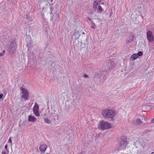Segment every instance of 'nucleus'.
Returning <instances> with one entry per match:
<instances>
[{"label":"nucleus","mask_w":154,"mask_h":154,"mask_svg":"<svg viewBox=\"0 0 154 154\" xmlns=\"http://www.w3.org/2000/svg\"><path fill=\"white\" fill-rule=\"evenodd\" d=\"M102 113L103 116L106 118L110 119V121H113L114 120V117L116 115V112L113 109L103 110Z\"/></svg>","instance_id":"1"},{"label":"nucleus","mask_w":154,"mask_h":154,"mask_svg":"<svg viewBox=\"0 0 154 154\" xmlns=\"http://www.w3.org/2000/svg\"><path fill=\"white\" fill-rule=\"evenodd\" d=\"M98 127L99 129L104 130L110 128H111V125L108 122H102L99 123Z\"/></svg>","instance_id":"2"},{"label":"nucleus","mask_w":154,"mask_h":154,"mask_svg":"<svg viewBox=\"0 0 154 154\" xmlns=\"http://www.w3.org/2000/svg\"><path fill=\"white\" fill-rule=\"evenodd\" d=\"M128 142L127 141V138L125 136H122L121 138V140L120 143V149H124L127 146Z\"/></svg>","instance_id":"3"},{"label":"nucleus","mask_w":154,"mask_h":154,"mask_svg":"<svg viewBox=\"0 0 154 154\" xmlns=\"http://www.w3.org/2000/svg\"><path fill=\"white\" fill-rule=\"evenodd\" d=\"M88 38V36L86 34H84V35L82 36L81 38V48H85L86 45L88 44V43L87 41Z\"/></svg>","instance_id":"4"},{"label":"nucleus","mask_w":154,"mask_h":154,"mask_svg":"<svg viewBox=\"0 0 154 154\" xmlns=\"http://www.w3.org/2000/svg\"><path fill=\"white\" fill-rule=\"evenodd\" d=\"M20 89L22 91L21 93L23 94L21 97L25 100H28L29 96V93L28 91L22 87H20Z\"/></svg>","instance_id":"5"},{"label":"nucleus","mask_w":154,"mask_h":154,"mask_svg":"<svg viewBox=\"0 0 154 154\" xmlns=\"http://www.w3.org/2000/svg\"><path fill=\"white\" fill-rule=\"evenodd\" d=\"M10 42H11V44L8 48V51L10 53H11L16 49V43L15 40H10Z\"/></svg>","instance_id":"6"},{"label":"nucleus","mask_w":154,"mask_h":154,"mask_svg":"<svg viewBox=\"0 0 154 154\" xmlns=\"http://www.w3.org/2000/svg\"><path fill=\"white\" fill-rule=\"evenodd\" d=\"M115 66V62L111 60H108L106 62L107 70L112 69Z\"/></svg>","instance_id":"7"},{"label":"nucleus","mask_w":154,"mask_h":154,"mask_svg":"<svg viewBox=\"0 0 154 154\" xmlns=\"http://www.w3.org/2000/svg\"><path fill=\"white\" fill-rule=\"evenodd\" d=\"M106 72L103 71H99L97 72V77L102 78L103 81L105 80L107 78L106 75H105Z\"/></svg>","instance_id":"8"},{"label":"nucleus","mask_w":154,"mask_h":154,"mask_svg":"<svg viewBox=\"0 0 154 154\" xmlns=\"http://www.w3.org/2000/svg\"><path fill=\"white\" fill-rule=\"evenodd\" d=\"M146 36L147 39L149 42H152L153 41L154 37L151 31L149 30L147 32Z\"/></svg>","instance_id":"9"},{"label":"nucleus","mask_w":154,"mask_h":154,"mask_svg":"<svg viewBox=\"0 0 154 154\" xmlns=\"http://www.w3.org/2000/svg\"><path fill=\"white\" fill-rule=\"evenodd\" d=\"M81 36L80 32H75L72 35V38L75 40L79 39V37Z\"/></svg>","instance_id":"10"},{"label":"nucleus","mask_w":154,"mask_h":154,"mask_svg":"<svg viewBox=\"0 0 154 154\" xmlns=\"http://www.w3.org/2000/svg\"><path fill=\"white\" fill-rule=\"evenodd\" d=\"M37 120L36 118L34 116H32L31 115L29 116L28 121L29 122H34Z\"/></svg>","instance_id":"11"},{"label":"nucleus","mask_w":154,"mask_h":154,"mask_svg":"<svg viewBox=\"0 0 154 154\" xmlns=\"http://www.w3.org/2000/svg\"><path fill=\"white\" fill-rule=\"evenodd\" d=\"M47 148V146L46 145H42L39 147L40 151L42 152H44Z\"/></svg>","instance_id":"12"},{"label":"nucleus","mask_w":154,"mask_h":154,"mask_svg":"<svg viewBox=\"0 0 154 154\" xmlns=\"http://www.w3.org/2000/svg\"><path fill=\"white\" fill-rule=\"evenodd\" d=\"M134 38V36L133 33L130 32V39L127 41V42H132Z\"/></svg>","instance_id":"13"},{"label":"nucleus","mask_w":154,"mask_h":154,"mask_svg":"<svg viewBox=\"0 0 154 154\" xmlns=\"http://www.w3.org/2000/svg\"><path fill=\"white\" fill-rule=\"evenodd\" d=\"M143 143L142 141L141 142H140L138 141H137L135 142H134V145L136 147H137V146L138 145H140L143 146Z\"/></svg>","instance_id":"14"},{"label":"nucleus","mask_w":154,"mask_h":154,"mask_svg":"<svg viewBox=\"0 0 154 154\" xmlns=\"http://www.w3.org/2000/svg\"><path fill=\"white\" fill-rule=\"evenodd\" d=\"M138 57L137 54H134L132 55L131 57V60L133 61L136 59Z\"/></svg>","instance_id":"15"},{"label":"nucleus","mask_w":154,"mask_h":154,"mask_svg":"<svg viewBox=\"0 0 154 154\" xmlns=\"http://www.w3.org/2000/svg\"><path fill=\"white\" fill-rule=\"evenodd\" d=\"M39 106L37 103H35V105L33 108V111L38 110Z\"/></svg>","instance_id":"16"},{"label":"nucleus","mask_w":154,"mask_h":154,"mask_svg":"<svg viewBox=\"0 0 154 154\" xmlns=\"http://www.w3.org/2000/svg\"><path fill=\"white\" fill-rule=\"evenodd\" d=\"M98 5V3L97 1H95L94 2L93 7L94 9H96L97 5Z\"/></svg>","instance_id":"17"},{"label":"nucleus","mask_w":154,"mask_h":154,"mask_svg":"<svg viewBox=\"0 0 154 154\" xmlns=\"http://www.w3.org/2000/svg\"><path fill=\"white\" fill-rule=\"evenodd\" d=\"M44 120L45 122L46 123L48 124H51V120L49 119L48 118H44Z\"/></svg>","instance_id":"18"},{"label":"nucleus","mask_w":154,"mask_h":154,"mask_svg":"<svg viewBox=\"0 0 154 154\" xmlns=\"http://www.w3.org/2000/svg\"><path fill=\"white\" fill-rule=\"evenodd\" d=\"M35 115L37 116H39L40 114L38 112V110L33 111Z\"/></svg>","instance_id":"19"},{"label":"nucleus","mask_w":154,"mask_h":154,"mask_svg":"<svg viewBox=\"0 0 154 154\" xmlns=\"http://www.w3.org/2000/svg\"><path fill=\"white\" fill-rule=\"evenodd\" d=\"M142 123V122L140 119H137L136 120V124L140 125Z\"/></svg>","instance_id":"20"},{"label":"nucleus","mask_w":154,"mask_h":154,"mask_svg":"<svg viewBox=\"0 0 154 154\" xmlns=\"http://www.w3.org/2000/svg\"><path fill=\"white\" fill-rule=\"evenodd\" d=\"M53 116L54 117V119L55 120H58V118L57 115L55 113H54L53 114Z\"/></svg>","instance_id":"21"},{"label":"nucleus","mask_w":154,"mask_h":154,"mask_svg":"<svg viewBox=\"0 0 154 154\" xmlns=\"http://www.w3.org/2000/svg\"><path fill=\"white\" fill-rule=\"evenodd\" d=\"M138 57L142 56L143 54V53L141 51H138L137 54Z\"/></svg>","instance_id":"22"},{"label":"nucleus","mask_w":154,"mask_h":154,"mask_svg":"<svg viewBox=\"0 0 154 154\" xmlns=\"http://www.w3.org/2000/svg\"><path fill=\"white\" fill-rule=\"evenodd\" d=\"M102 11V9L100 5L97 8V11H98L101 12Z\"/></svg>","instance_id":"23"},{"label":"nucleus","mask_w":154,"mask_h":154,"mask_svg":"<svg viewBox=\"0 0 154 154\" xmlns=\"http://www.w3.org/2000/svg\"><path fill=\"white\" fill-rule=\"evenodd\" d=\"M59 15L58 14H56V16L54 18V19L56 20H57L58 21L59 20V18H58Z\"/></svg>","instance_id":"24"},{"label":"nucleus","mask_w":154,"mask_h":154,"mask_svg":"<svg viewBox=\"0 0 154 154\" xmlns=\"http://www.w3.org/2000/svg\"><path fill=\"white\" fill-rule=\"evenodd\" d=\"M91 27L93 29H95L96 28V26L95 24L93 22H92L91 23Z\"/></svg>","instance_id":"25"},{"label":"nucleus","mask_w":154,"mask_h":154,"mask_svg":"<svg viewBox=\"0 0 154 154\" xmlns=\"http://www.w3.org/2000/svg\"><path fill=\"white\" fill-rule=\"evenodd\" d=\"M26 18L28 20H29L30 19V17L29 16L26 15Z\"/></svg>","instance_id":"26"},{"label":"nucleus","mask_w":154,"mask_h":154,"mask_svg":"<svg viewBox=\"0 0 154 154\" xmlns=\"http://www.w3.org/2000/svg\"><path fill=\"white\" fill-rule=\"evenodd\" d=\"M3 96V94H0V99H2Z\"/></svg>","instance_id":"27"},{"label":"nucleus","mask_w":154,"mask_h":154,"mask_svg":"<svg viewBox=\"0 0 154 154\" xmlns=\"http://www.w3.org/2000/svg\"><path fill=\"white\" fill-rule=\"evenodd\" d=\"M79 154H86V153L84 151H82L81 152L79 153Z\"/></svg>","instance_id":"28"},{"label":"nucleus","mask_w":154,"mask_h":154,"mask_svg":"<svg viewBox=\"0 0 154 154\" xmlns=\"http://www.w3.org/2000/svg\"><path fill=\"white\" fill-rule=\"evenodd\" d=\"M145 131L146 133H148L149 132H150V130H148V129H146L145 130Z\"/></svg>","instance_id":"29"},{"label":"nucleus","mask_w":154,"mask_h":154,"mask_svg":"<svg viewBox=\"0 0 154 154\" xmlns=\"http://www.w3.org/2000/svg\"><path fill=\"white\" fill-rule=\"evenodd\" d=\"M84 76L85 78H87L88 77V75L86 74H84Z\"/></svg>","instance_id":"30"},{"label":"nucleus","mask_w":154,"mask_h":154,"mask_svg":"<svg viewBox=\"0 0 154 154\" xmlns=\"http://www.w3.org/2000/svg\"><path fill=\"white\" fill-rule=\"evenodd\" d=\"M8 142H10L11 143H12V141H11V137L9 139Z\"/></svg>","instance_id":"31"},{"label":"nucleus","mask_w":154,"mask_h":154,"mask_svg":"<svg viewBox=\"0 0 154 154\" xmlns=\"http://www.w3.org/2000/svg\"><path fill=\"white\" fill-rule=\"evenodd\" d=\"M4 55L2 53H0V56H3Z\"/></svg>","instance_id":"32"},{"label":"nucleus","mask_w":154,"mask_h":154,"mask_svg":"<svg viewBox=\"0 0 154 154\" xmlns=\"http://www.w3.org/2000/svg\"><path fill=\"white\" fill-rule=\"evenodd\" d=\"M7 147H8V145L6 144V145L5 146V149H7Z\"/></svg>","instance_id":"33"},{"label":"nucleus","mask_w":154,"mask_h":154,"mask_svg":"<svg viewBox=\"0 0 154 154\" xmlns=\"http://www.w3.org/2000/svg\"><path fill=\"white\" fill-rule=\"evenodd\" d=\"M150 122L151 123H154V118L153 119L152 121H150Z\"/></svg>","instance_id":"34"},{"label":"nucleus","mask_w":154,"mask_h":154,"mask_svg":"<svg viewBox=\"0 0 154 154\" xmlns=\"http://www.w3.org/2000/svg\"><path fill=\"white\" fill-rule=\"evenodd\" d=\"M2 154H6V153L5 151H2Z\"/></svg>","instance_id":"35"},{"label":"nucleus","mask_w":154,"mask_h":154,"mask_svg":"<svg viewBox=\"0 0 154 154\" xmlns=\"http://www.w3.org/2000/svg\"><path fill=\"white\" fill-rule=\"evenodd\" d=\"M50 10H51V12H52V11L53 10V8L52 7H51V6L50 7Z\"/></svg>","instance_id":"36"},{"label":"nucleus","mask_w":154,"mask_h":154,"mask_svg":"<svg viewBox=\"0 0 154 154\" xmlns=\"http://www.w3.org/2000/svg\"><path fill=\"white\" fill-rule=\"evenodd\" d=\"M5 50H3L2 53L4 54H5Z\"/></svg>","instance_id":"37"},{"label":"nucleus","mask_w":154,"mask_h":154,"mask_svg":"<svg viewBox=\"0 0 154 154\" xmlns=\"http://www.w3.org/2000/svg\"><path fill=\"white\" fill-rule=\"evenodd\" d=\"M112 14V11H111V12L110 13V16H111Z\"/></svg>","instance_id":"38"},{"label":"nucleus","mask_w":154,"mask_h":154,"mask_svg":"<svg viewBox=\"0 0 154 154\" xmlns=\"http://www.w3.org/2000/svg\"><path fill=\"white\" fill-rule=\"evenodd\" d=\"M88 19L90 21V22H91V19L90 18L88 17Z\"/></svg>","instance_id":"39"},{"label":"nucleus","mask_w":154,"mask_h":154,"mask_svg":"<svg viewBox=\"0 0 154 154\" xmlns=\"http://www.w3.org/2000/svg\"><path fill=\"white\" fill-rule=\"evenodd\" d=\"M53 19H54V17H53V16L51 18V21H52V20H53Z\"/></svg>","instance_id":"40"},{"label":"nucleus","mask_w":154,"mask_h":154,"mask_svg":"<svg viewBox=\"0 0 154 154\" xmlns=\"http://www.w3.org/2000/svg\"><path fill=\"white\" fill-rule=\"evenodd\" d=\"M82 34L84 35H84V34H85L84 32H82Z\"/></svg>","instance_id":"41"},{"label":"nucleus","mask_w":154,"mask_h":154,"mask_svg":"<svg viewBox=\"0 0 154 154\" xmlns=\"http://www.w3.org/2000/svg\"><path fill=\"white\" fill-rule=\"evenodd\" d=\"M52 14V12H51V13H50V14Z\"/></svg>","instance_id":"42"},{"label":"nucleus","mask_w":154,"mask_h":154,"mask_svg":"<svg viewBox=\"0 0 154 154\" xmlns=\"http://www.w3.org/2000/svg\"><path fill=\"white\" fill-rule=\"evenodd\" d=\"M46 154H50L48 153H47Z\"/></svg>","instance_id":"43"},{"label":"nucleus","mask_w":154,"mask_h":154,"mask_svg":"<svg viewBox=\"0 0 154 154\" xmlns=\"http://www.w3.org/2000/svg\"><path fill=\"white\" fill-rule=\"evenodd\" d=\"M50 4V5L51 6V4Z\"/></svg>","instance_id":"44"}]
</instances>
